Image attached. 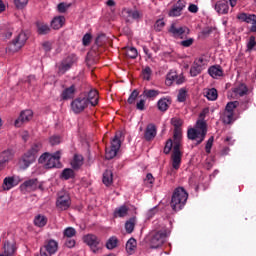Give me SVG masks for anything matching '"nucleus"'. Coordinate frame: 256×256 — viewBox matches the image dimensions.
<instances>
[{"label": "nucleus", "mask_w": 256, "mask_h": 256, "mask_svg": "<svg viewBox=\"0 0 256 256\" xmlns=\"http://www.w3.org/2000/svg\"><path fill=\"white\" fill-rule=\"evenodd\" d=\"M204 117L205 110L200 113V119L197 120L195 128H190L187 131V137L190 141L198 139L196 145H201V142L205 141V137H207V122L203 120Z\"/></svg>", "instance_id": "obj_1"}, {"label": "nucleus", "mask_w": 256, "mask_h": 256, "mask_svg": "<svg viewBox=\"0 0 256 256\" xmlns=\"http://www.w3.org/2000/svg\"><path fill=\"white\" fill-rule=\"evenodd\" d=\"M169 235H171V230L167 227H162L160 230L152 232L149 240L151 249H159V247H162Z\"/></svg>", "instance_id": "obj_2"}, {"label": "nucleus", "mask_w": 256, "mask_h": 256, "mask_svg": "<svg viewBox=\"0 0 256 256\" xmlns=\"http://www.w3.org/2000/svg\"><path fill=\"white\" fill-rule=\"evenodd\" d=\"M187 199H189L188 193H174L171 198L170 207L177 213V211H181L185 204L187 203Z\"/></svg>", "instance_id": "obj_3"}, {"label": "nucleus", "mask_w": 256, "mask_h": 256, "mask_svg": "<svg viewBox=\"0 0 256 256\" xmlns=\"http://www.w3.org/2000/svg\"><path fill=\"white\" fill-rule=\"evenodd\" d=\"M20 191L24 193H31V191H44L43 183L39 182L37 178L28 179L20 185Z\"/></svg>", "instance_id": "obj_4"}, {"label": "nucleus", "mask_w": 256, "mask_h": 256, "mask_svg": "<svg viewBox=\"0 0 256 256\" xmlns=\"http://www.w3.org/2000/svg\"><path fill=\"white\" fill-rule=\"evenodd\" d=\"M27 34L25 32H21L18 34V36L8 44L7 51H10V53H17V51H20L25 43H27Z\"/></svg>", "instance_id": "obj_5"}, {"label": "nucleus", "mask_w": 256, "mask_h": 256, "mask_svg": "<svg viewBox=\"0 0 256 256\" xmlns=\"http://www.w3.org/2000/svg\"><path fill=\"white\" fill-rule=\"evenodd\" d=\"M84 243L90 247L91 251L93 253H99L101 249H103V246L101 245V239L97 237V235L94 234H87L83 237Z\"/></svg>", "instance_id": "obj_6"}, {"label": "nucleus", "mask_w": 256, "mask_h": 256, "mask_svg": "<svg viewBox=\"0 0 256 256\" xmlns=\"http://www.w3.org/2000/svg\"><path fill=\"white\" fill-rule=\"evenodd\" d=\"M38 163L43 165L44 169H55L58 162H56L55 156H53V154L45 152L39 157Z\"/></svg>", "instance_id": "obj_7"}, {"label": "nucleus", "mask_w": 256, "mask_h": 256, "mask_svg": "<svg viewBox=\"0 0 256 256\" xmlns=\"http://www.w3.org/2000/svg\"><path fill=\"white\" fill-rule=\"evenodd\" d=\"M182 156H183V154L181 153V143L175 142L171 159H172V167L176 171L181 167V157Z\"/></svg>", "instance_id": "obj_8"}, {"label": "nucleus", "mask_w": 256, "mask_h": 256, "mask_svg": "<svg viewBox=\"0 0 256 256\" xmlns=\"http://www.w3.org/2000/svg\"><path fill=\"white\" fill-rule=\"evenodd\" d=\"M37 161V158L30 152L26 151L18 160L20 168L23 170L29 169L33 163Z\"/></svg>", "instance_id": "obj_9"}, {"label": "nucleus", "mask_w": 256, "mask_h": 256, "mask_svg": "<svg viewBox=\"0 0 256 256\" xmlns=\"http://www.w3.org/2000/svg\"><path fill=\"white\" fill-rule=\"evenodd\" d=\"M89 106V100L85 97H79L71 102L72 111L75 113H82Z\"/></svg>", "instance_id": "obj_10"}, {"label": "nucleus", "mask_w": 256, "mask_h": 256, "mask_svg": "<svg viewBox=\"0 0 256 256\" xmlns=\"http://www.w3.org/2000/svg\"><path fill=\"white\" fill-rule=\"evenodd\" d=\"M33 119V111L32 110H23L19 117L15 120V127H21L23 123H29V121Z\"/></svg>", "instance_id": "obj_11"}, {"label": "nucleus", "mask_w": 256, "mask_h": 256, "mask_svg": "<svg viewBox=\"0 0 256 256\" xmlns=\"http://www.w3.org/2000/svg\"><path fill=\"white\" fill-rule=\"evenodd\" d=\"M169 33H172L173 37H180L183 39L182 35H185V33L186 35H189L190 30L187 26H177V24L173 23L169 28Z\"/></svg>", "instance_id": "obj_12"}, {"label": "nucleus", "mask_w": 256, "mask_h": 256, "mask_svg": "<svg viewBox=\"0 0 256 256\" xmlns=\"http://www.w3.org/2000/svg\"><path fill=\"white\" fill-rule=\"evenodd\" d=\"M237 19H239L240 21H244V23H252L250 31L252 33H256V15L240 13L237 15Z\"/></svg>", "instance_id": "obj_13"}, {"label": "nucleus", "mask_w": 256, "mask_h": 256, "mask_svg": "<svg viewBox=\"0 0 256 256\" xmlns=\"http://www.w3.org/2000/svg\"><path fill=\"white\" fill-rule=\"evenodd\" d=\"M56 206L60 211H67L71 207V198L68 194L60 196L56 201Z\"/></svg>", "instance_id": "obj_14"}, {"label": "nucleus", "mask_w": 256, "mask_h": 256, "mask_svg": "<svg viewBox=\"0 0 256 256\" xmlns=\"http://www.w3.org/2000/svg\"><path fill=\"white\" fill-rule=\"evenodd\" d=\"M57 67L58 75H65V73H67V71L73 67V59L71 57H67L66 59L62 60Z\"/></svg>", "instance_id": "obj_15"}, {"label": "nucleus", "mask_w": 256, "mask_h": 256, "mask_svg": "<svg viewBox=\"0 0 256 256\" xmlns=\"http://www.w3.org/2000/svg\"><path fill=\"white\" fill-rule=\"evenodd\" d=\"M13 157L14 154L11 150H5L0 154V171H3V169H5V166L9 161H12Z\"/></svg>", "instance_id": "obj_16"}, {"label": "nucleus", "mask_w": 256, "mask_h": 256, "mask_svg": "<svg viewBox=\"0 0 256 256\" xmlns=\"http://www.w3.org/2000/svg\"><path fill=\"white\" fill-rule=\"evenodd\" d=\"M157 137V127L155 124H148L144 131L145 141H153Z\"/></svg>", "instance_id": "obj_17"}, {"label": "nucleus", "mask_w": 256, "mask_h": 256, "mask_svg": "<svg viewBox=\"0 0 256 256\" xmlns=\"http://www.w3.org/2000/svg\"><path fill=\"white\" fill-rule=\"evenodd\" d=\"M75 93H77V86L72 84L70 87L62 91L61 99L63 101H69V99H73L75 97Z\"/></svg>", "instance_id": "obj_18"}, {"label": "nucleus", "mask_w": 256, "mask_h": 256, "mask_svg": "<svg viewBox=\"0 0 256 256\" xmlns=\"http://www.w3.org/2000/svg\"><path fill=\"white\" fill-rule=\"evenodd\" d=\"M215 11H217L219 15H227V13H229V2H227V0H219L215 4Z\"/></svg>", "instance_id": "obj_19"}, {"label": "nucleus", "mask_w": 256, "mask_h": 256, "mask_svg": "<svg viewBox=\"0 0 256 256\" xmlns=\"http://www.w3.org/2000/svg\"><path fill=\"white\" fill-rule=\"evenodd\" d=\"M48 253L55 255L57 253V249H59V244L57 241L50 239L45 242L44 246L42 247Z\"/></svg>", "instance_id": "obj_20"}, {"label": "nucleus", "mask_w": 256, "mask_h": 256, "mask_svg": "<svg viewBox=\"0 0 256 256\" xmlns=\"http://www.w3.org/2000/svg\"><path fill=\"white\" fill-rule=\"evenodd\" d=\"M36 31L38 35H49L51 33V27H49V24H46L41 21L36 22Z\"/></svg>", "instance_id": "obj_21"}, {"label": "nucleus", "mask_w": 256, "mask_h": 256, "mask_svg": "<svg viewBox=\"0 0 256 256\" xmlns=\"http://www.w3.org/2000/svg\"><path fill=\"white\" fill-rule=\"evenodd\" d=\"M86 100L88 101V105L90 103L92 107H95L99 103V92L97 90H90Z\"/></svg>", "instance_id": "obj_22"}, {"label": "nucleus", "mask_w": 256, "mask_h": 256, "mask_svg": "<svg viewBox=\"0 0 256 256\" xmlns=\"http://www.w3.org/2000/svg\"><path fill=\"white\" fill-rule=\"evenodd\" d=\"M121 15L126 21H129L130 19H139V11H133L129 8H124Z\"/></svg>", "instance_id": "obj_23"}, {"label": "nucleus", "mask_w": 256, "mask_h": 256, "mask_svg": "<svg viewBox=\"0 0 256 256\" xmlns=\"http://www.w3.org/2000/svg\"><path fill=\"white\" fill-rule=\"evenodd\" d=\"M169 105H171V98H161L157 102L158 111L165 113L169 109Z\"/></svg>", "instance_id": "obj_24"}, {"label": "nucleus", "mask_w": 256, "mask_h": 256, "mask_svg": "<svg viewBox=\"0 0 256 256\" xmlns=\"http://www.w3.org/2000/svg\"><path fill=\"white\" fill-rule=\"evenodd\" d=\"M63 25H65V18H64V16H56L51 21V27L54 30L61 29V27H63Z\"/></svg>", "instance_id": "obj_25"}, {"label": "nucleus", "mask_w": 256, "mask_h": 256, "mask_svg": "<svg viewBox=\"0 0 256 256\" xmlns=\"http://www.w3.org/2000/svg\"><path fill=\"white\" fill-rule=\"evenodd\" d=\"M208 73L210 77H213V79H217V77H223V69L221 66H211L208 69Z\"/></svg>", "instance_id": "obj_26"}, {"label": "nucleus", "mask_w": 256, "mask_h": 256, "mask_svg": "<svg viewBox=\"0 0 256 256\" xmlns=\"http://www.w3.org/2000/svg\"><path fill=\"white\" fill-rule=\"evenodd\" d=\"M41 149H43V143L41 141H35L27 151L37 158V153H39Z\"/></svg>", "instance_id": "obj_27"}, {"label": "nucleus", "mask_w": 256, "mask_h": 256, "mask_svg": "<svg viewBox=\"0 0 256 256\" xmlns=\"http://www.w3.org/2000/svg\"><path fill=\"white\" fill-rule=\"evenodd\" d=\"M13 187H15V178L6 177L2 184L3 191H9V189H13Z\"/></svg>", "instance_id": "obj_28"}, {"label": "nucleus", "mask_w": 256, "mask_h": 256, "mask_svg": "<svg viewBox=\"0 0 256 256\" xmlns=\"http://www.w3.org/2000/svg\"><path fill=\"white\" fill-rule=\"evenodd\" d=\"M135 249H137V240H135V238H130L126 243V251L129 255H133Z\"/></svg>", "instance_id": "obj_29"}, {"label": "nucleus", "mask_w": 256, "mask_h": 256, "mask_svg": "<svg viewBox=\"0 0 256 256\" xmlns=\"http://www.w3.org/2000/svg\"><path fill=\"white\" fill-rule=\"evenodd\" d=\"M129 213V207L123 205L115 209L114 211V217H127Z\"/></svg>", "instance_id": "obj_30"}, {"label": "nucleus", "mask_w": 256, "mask_h": 256, "mask_svg": "<svg viewBox=\"0 0 256 256\" xmlns=\"http://www.w3.org/2000/svg\"><path fill=\"white\" fill-rule=\"evenodd\" d=\"M4 251L2 252L3 255L6 256H13L15 255V245L5 242L3 246Z\"/></svg>", "instance_id": "obj_31"}, {"label": "nucleus", "mask_w": 256, "mask_h": 256, "mask_svg": "<svg viewBox=\"0 0 256 256\" xmlns=\"http://www.w3.org/2000/svg\"><path fill=\"white\" fill-rule=\"evenodd\" d=\"M201 71H203V65L194 62V64L190 68V75L191 77H197V75H201Z\"/></svg>", "instance_id": "obj_32"}, {"label": "nucleus", "mask_w": 256, "mask_h": 256, "mask_svg": "<svg viewBox=\"0 0 256 256\" xmlns=\"http://www.w3.org/2000/svg\"><path fill=\"white\" fill-rule=\"evenodd\" d=\"M61 179L69 181V179H75V171L71 168H65L61 173Z\"/></svg>", "instance_id": "obj_33"}, {"label": "nucleus", "mask_w": 256, "mask_h": 256, "mask_svg": "<svg viewBox=\"0 0 256 256\" xmlns=\"http://www.w3.org/2000/svg\"><path fill=\"white\" fill-rule=\"evenodd\" d=\"M235 113L232 112H225L222 115V121L225 123V125H231L233 121H235Z\"/></svg>", "instance_id": "obj_34"}, {"label": "nucleus", "mask_w": 256, "mask_h": 256, "mask_svg": "<svg viewBox=\"0 0 256 256\" xmlns=\"http://www.w3.org/2000/svg\"><path fill=\"white\" fill-rule=\"evenodd\" d=\"M34 225L36 227H45V225H47V217H45L41 214H38L34 218Z\"/></svg>", "instance_id": "obj_35"}, {"label": "nucleus", "mask_w": 256, "mask_h": 256, "mask_svg": "<svg viewBox=\"0 0 256 256\" xmlns=\"http://www.w3.org/2000/svg\"><path fill=\"white\" fill-rule=\"evenodd\" d=\"M82 165H83V156L75 154L71 162L72 169H80Z\"/></svg>", "instance_id": "obj_36"}, {"label": "nucleus", "mask_w": 256, "mask_h": 256, "mask_svg": "<svg viewBox=\"0 0 256 256\" xmlns=\"http://www.w3.org/2000/svg\"><path fill=\"white\" fill-rule=\"evenodd\" d=\"M104 185L109 186L111 183H113V171L106 170L103 173V179H102Z\"/></svg>", "instance_id": "obj_37"}, {"label": "nucleus", "mask_w": 256, "mask_h": 256, "mask_svg": "<svg viewBox=\"0 0 256 256\" xmlns=\"http://www.w3.org/2000/svg\"><path fill=\"white\" fill-rule=\"evenodd\" d=\"M248 91L249 89L245 84H239L236 88H234V93L236 95H239V97H243L244 95H247Z\"/></svg>", "instance_id": "obj_38"}, {"label": "nucleus", "mask_w": 256, "mask_h": 256, "mask_svg": "<svg viewBox=\"0 0 256 256\" xmlns=\"http://www.w3.org/2000/svg\"><path fill=\"white\" fill-rule=\"evenodd\" d=\"M160 93L161 92L159 90L155 89H145L143 91V95L146 99H155V97L159 96Z\"/></svg>", "instance_id": "obj_39"}, {"label": "nucleus", "mask_w": 256, "mask_h": 256, "mask_svg": "<svg viewBox=\"0 0 256 256\" xmlns=\"http://www.w3.org/2000/svg\"><path fill=\"white\" fill-rule=\"evenodd\" d=\"M117 245H119V239L116 236L110 237L106 242V248L109 250L117 248Z\"/></svg>", "instance_id": "obj_40"}, {"label": "nucleus", "mask_w": 256, "mask_h": 256, "mask_svg": "<svg viewBox=\"0 0 256 256\" xmlns=\"http://www.w3.org/2000/svg\"><path fill=\"white\" fill-rule=\"evenodd\" d=\"M121 135V132H119V134H116L111 142L112 149H116V151H119V149H121Z\"/></svg>", "instance_id": "obj_41"}, {"label": "nucleus", "mask_w": 256, "mask_h": 256, "mask_svg": "<svg viewBox=\"0 0 256 256\" xmlns=\"http://www.w3.org/2000/svg\"><path fill=\"white\" fill-rule=\"evenodd\" d=\"M219 95H218V93H217V89H215V88H211V89H208L207 91H206V95H205V97H207V99L209 100V101H217V97H218Z\"/></svg>", "instance_id": "obj_42"}, {"label": "nucleus", "mask_w": 256, "mask_h": 256, "mask_svg": "<svg viewBox=\"0 0 256 256\" xmlns=\"http://www.w3.org/2000/svg\"><path fill=\"white\" fill-rule=\"evenodd\" d=\"M125 230L127 233L131 234L133 231H135V218H130L125 223Z\"/></svg>", "instance_id": "obj_43"}, {"label": "nucleus", "mask_w": 256, "mask_h": 256, "mask_svg": "<svg viewBox=\"0 0 256 256\" xmlns=\"http://www.w3.org/2000/svg\"><path fill=\"white\" fill-rule=\"evenodd\" d=\"M151 75H153V70H151V67L146 66L142 69V78L144 81H151Z\"/></svg>", "instance_id": "obj_44"}, {"label": "nucleus", "mask_w": 256, "mask_h": 256, "mask_svg": "<svg viewBox=\"0 0 256 256\" xmlns=\"http://www.w3.org/2000/svg\"><path fill=\"white\" fill-rule=\"evenodd\" d=\"M77 235V230L73 227H67L63 231V237H66L67 239H71V237H75Z\"/></svg>", "instance_id": "obj_45"}, {"label": "nucleus", "mask_w": 256, "mask_h": 256, "mask_svg": "<svg viewBox=\"0 0 256 256\" xmlns=\"http://www.w3.org/2000/svg\"><path fill=\"white\" fill-rule=\"evenodd\" d=\"M119 150H116L115 148L110 147V149L106 148V154L105 159L108 161H111V159H114V157H117V153Z\"/></svg>", "instance_id": "obj_46"}, {"label": "nucleus", "mask_w": 256, "mask_h": 256, "mask_svg": "<svg viewBox=\"0 0 256 256\" xmlns=\"http://www.w3.org/2000/svg\"><path fill=\"white\" fill-rule=\"evenodd\" d=\"M239 107V101L228 102L225 108L227 113H235V109Z\"/></svg>", "instance_id": "obj_47"}, {"label": "nucleus", "mask_w": 256, "mask_h": 256, "mask_svg": "<svg viewBox=\"0 0 256 256\" xmlns=\"http://www.w3.org/2000/svg\"><path fill=\"white\" fill-rule=\"evenodd\" d=\"M183 135V130L181 128H174V144L175 143H181V137Z\"/></svg>", "instance_id": "obj_48"}, {"label": "nucleus", "mask_w": 256, "mask_h": 256, "mask_svg": "<svg viewBox=\"0 0 256 256\" xmlns=\"http://www.w3.org/2000/svg\"><path fill=\"white\" fill-rule=\"evenodd\" d=\"M171 125H173L174 129H181L183 126V120L179 117H173L171 119Z\"/></svg>", "instance_id": "obj_49"}, {"label": "nucleus", "mask_w": 256, "mask_h": 256, "mask_svg": "<svg viewBox=\"0 0 256 256\" xmlns=\"http://www.w3.org/2000/svg\"><path fill=\"white\" fill-rule=\"evenodd\" d=\"M159 211H160V207L159 206H155V207L151 208L146 213L147 219H153V217L156 216L157 213H159Z\"/></svg>", "instance_id": "obj_50"}, {"label": "nucleus", "mask_w": 256, "mask_h": 256, "mask_svg": "<svg viewBox=\"0 0 256 256\" xmlns=\"http://www.w3.org/2000/svg\"><path fill=\"white\" fill-rule=\"evenodd\" d=\"M27 3H29V0H14L16 9H25V7H27Z\"/></svg>", "instance_id": "obj_51"}, {"label": "nucleus", "mask_w": 256, "mask_h": 256, "mask_svg": "<svg viewBox=\"0 0 256 256\" xmlns=\"http://www.w3.org/2000/svg\"><path fill=\"white\" fill-rule=\"evenodd\" d=\"M137 97H139V91L137 89L133 90L128 98L129 105H133L135 103Z\"/></svg>", "instance_id": "obj_52"}, {"label": "nucleus", "mask_w": 256, "mask_h": 256, "mask_svg": "<svg viewBox=\"0 0 256 256\" xmlns=\"http://www.w3.org/2000/svg\"><path fill=\"white\" fill-rule=\"evenodd\" d=\"M186 99H187V90H185V88H181L178 93V101L179 103H184Z\"/></svg>", "instance_id": "obj_53"}, {"label": "nucleus", "mask_w": 256, "mask_h": 256, "mask_svg": "<svg viewBox=\"0 0 256 256\" xmlns=\"http://www.w3.org/2000/svg\"><path fill=\"white\" fill-rule=\"evenodd\" d=\"M126 55L127 57H129V59H137V55H138L137 49L133 47L129 48L126 51Z\"/></svg>", "instance_id": "obj_54"}, {"label": "nucleus", "mask_w": 256, "mask_h": 256, "mask_svg": "<svg viewBox=\"0 0 256 256\" xmlns=\"http://www.w3.org/2000/svg\"><path fill=\"white\" fill-rule=\"evenodd\" d=\"M171 149H173V140L170 138L166 141V144L164 146L165 155H169V153H171Z\"/></svg>", "instance_id": "obj_55"}, {"label": "nucleus", "mask_w": 256, "mask_h": 256, "mask_svg": "<svg viewBox=\"0 0 256 256\" xmlns=\"http://www.w3.org/2000/svg\"><path fill=\"white\" fill-rule=\"evenodd\" d=\"M69 7H71V4L61 2V3L58 4L57 9H58L59 13H66L67 9H69Z\"/></svg>", "instance_id": "obj_56"}, {"label": "nucleus", "mask_w": 256, "mask_h": 256, "mask_svg": "<svg viewBox=\"0 0 256 256\" xmlns=\"http://www.w3.org/2000/svg\"><path fill=\"white\" fill-rule=\"evenodd\" d=\"M91 39H93V36L91 35V33H86L83 38H82V43L84 45V47H87L90 45L91 43Z\"/></svg>", "instance_id": "obj_57"}, {"label": "nucleus", "mask_w": 256, "mask_h": 256, "mask_svg": "<svg viewBox=\"0 0 256 256\" xmlns=\"http://www.w3.org/2000/svg\"><path fill=\"white\" fill-rule=\"evenodd\" d=\"M213 141H215V137L211 136L208 141L206 142V145H205V151L206 153H211V149L213 147Z\"/></svg>", "instance_id": "obj_58"}, {"label": "nucleus", "mask_w": 256, "mask_h": 256, "mask_svg": "<svg viewBox=\"0 0 256 256\" xmlns=\"http://www.w3.org/2000/svg\"><path fill=\"white\" fill-rule=\"evenodd\" d=\"M177 74L175 73H169L166 78L167 85H172L177 80Z\"/></svg>", "instance_id": "obj_59"}, {"label": "nucleus", "mask_w": 256, "mask_h": 256, "mask_svg": "<svg viewBox=\"0 0 256 256\" xmlns=\"http://www.w3.org/2000/svg\"><path fill=\"white\" fill-rule=\"evenodd\" d=\"M181 11L183 10L173 6V8L169 11V17H179V15H181Z\"/></svg>", "instance_id": "obj_60"}, {"label": "nucleus", "mask_w": 256, "mask_h": 256, "mask_svg": "<svg viewBox=\"0 0 256 256\" xmlns=\"http://www.w3.org/2000/svg\"><path fill=\"white\" fill-rule=\"evenodd\" d=\"M144 183L146 185H153V183H155V178L153 177V174L148 173L146 175V178L144 179Z\"/></svg>", "instance_id": "obj_61"}, {"label": "nucleus", "mask_w": 256, "mask_h": 256, "mask_svg": "<svg viewBox=\"0 0 256 256\" xmlns=\"http://www.w3.org/2000/svg\"><path fill=\"white\" fill-rule=\"evenodd\" d=\"M104 41H105V35L104 34L98 35L95 39V45H97V47H101Z\"/></svg>", "instance_id": "obj_62"}, {"label": "nucleus", "mask_w": 256, "mask_h": 256, "mask_svg": "<svg viewBox=\"0 0 256 256\" xmlns=\"http://www.w3.org/2000/svg\"><path fill=\"white\" fill-rule=\"evenodd\" d=\"M164 27H165V22L163 20H157L154 25L155 31H161V29H163Z\"/></svg>", "instance_id": "obj_63"}, {"label": "nucleus", "mask_w": 256, "mask_h": 256, "mask_svg": "<svg viewBox=\"0 0 256 256\" xmlns=\"http://www.w3.org/2000/svg\"><path fill=\"white\" fill-rule=\"evenodd\" d=\"M61 143V136H52L50 137V144L52 146L59 145Z\"/></svg>", "instance_id": "obj_64"}]
</instances>
